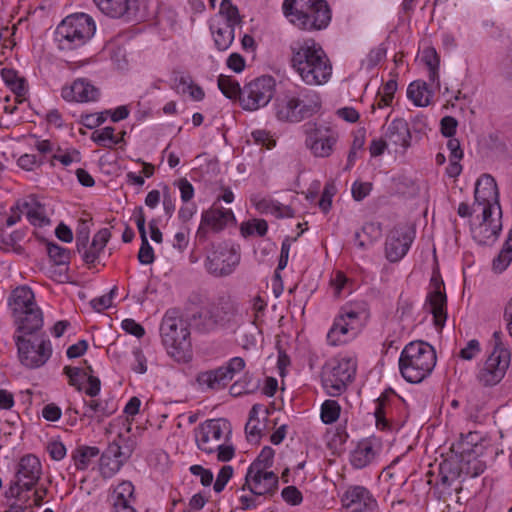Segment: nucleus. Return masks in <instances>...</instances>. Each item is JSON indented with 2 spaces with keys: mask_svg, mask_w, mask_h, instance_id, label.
<instances>
[{
  "mask_svg": "<svg viewBox=\"0 0 512 512\" xmlns=\"http://www.w3.org/2000/svg\"><path fill=\"white\" fill-rule=\"evenodd\" d=\"M292 67L307 85H322L332 75V65L325 51L314 39L291 46Z\"/></svg>",
  "mask_w": 512,
  "mask_h": 512,
  "instance_id": "nucleus-1",
  "label": "nucleus"
},
{
  "mask_svg": "<svg viewBox=\"0 0 512 512\" xmlns=\"http://www.w3.org/2000/svg\"><path fill=\"white\" fill-rule=\"evenodd\" d=\"M284 16L303 31L325 29L331 21V10L326 0H284Z\"/></svg>",
  "mask_w": 512,
  "mask_h": 512,
  "instance_id": "nucleus-2",
  "label": "nucleus"
},
{
  "mask_svg": "<svg viewBox=\"0 0 512 512\" xmlns=\"http://www.w3.org/2000/svg\"><path fill=\"white\" fill-rule=\"evenodd\" d=\"M160 333L168 354L177 362H188L192 357L189 325L176 310L164 315Z\"/></svg>",
  "mask_w": 512,
  "mask_h": 512,
  "instance_id": "nucleus-3",
  "label": "nucleus"
},
{
  "mask_svg": "<svg viewBox=\"0 0 512 512\" xmlns=\"http://www.w3.org/2000/svg\"><path fill=\"white\" fill-rule=\"evenodd\" d=\"M436 365L434 348L426 342L415 341L407 344L399 358L403 378L410 383H420Z\"/></svg>",
  "mask_w": 512,
  "mask_h": 512,
  "instance_id": "nucleus-4",
  "label": "nucleus"
},
{
  "mask_svg": "<svg viewBox=\"0 0 512 512\" xmlns=\"http://www.w3.org/2000/svg\"><path fill=\"white\" fill-rule=\"evenodd\" d=\"M321 109L319 94L310 89H302L295 94H286L275 104V114L283 122L298 123L313 116Z\"/></svg>",
  "mask_w": 512,
  "mask_h": 512,
  "instance_id": "nucleus-5",
  "label": "nucleus"
},
{
  "mask_svg": "<svg viewBox=\"0 0 512 512\" xmlns=\"http://www.w3.org/2000/svg\"><path fill=\"white\" fill-rule=\"evenodd\" d=\"M95 30L96 25L92 17L84 13L72 14L57 26L55 41L59 50L73 51L85 45Z\"/></svg>",
  "mask_w": 512,
  "mask_h": 512,
  "instance_id": "nucleus-6",
  "label": "nucleus"
},
{
  "mask_svg": "<svg viewBox=\"0 0 512 512\" xmlns=\"http://www.w3.org/2000/svg\"><path fill=\"white\" fill-rule=\"evenodd\" d=\"M368 317L365 303H349L343 306L327 334V341L332 346L346 343L354 338Z\"/></svg>",
  "mask_w": 512,
  "mask_h": 512,
  "instance_id": "nucleus-7",
  "label": "nucleus"
},
{
  "mask_svg": "<svg viewBox=\"0 0 512 512\" xmlns=\"http://www.w3.org/2000/svg\"><path fill=\"white\" fill-rule=\"evenodd\" d=\"M493 349L479 368L476 380L480 386L493 387L505 376L510 365L511 354L503 342V333L495 331L492 336Z\"/></svg>",
  "mask_w": 512,
  "mask_h": 512,
  "instance_id": "nucleus-8",
  "label": "nucleus"
},
{
  "mask_svg": "<svg viewBox=\"0 0 512 512\" xmlns=\"http://www.w3.org/2000/svg\"><path fill=\"white\" fill-rule=\"evenodd\" d=\"M231 432V425L227 420L209 419L196 428L195 440L201 451L212 454L220 448L222 442L229 440Z\"/></svg>",
  "mask_w": 512,
  "mask_h": 512,
  "instance_id": "nucleus-9",
  "label": "nucleus"
},
{
  "mask_svg": "<svg viewBox=\"0 0 512 512\" xmlns=\"http://www.w3.org/2000/svg\"><path fill=\"white\" fill-rule=\"evenodd\" d=\"M275 79L264 75L258 77L244 86L240 96V103L244 110L255 111L266 106L275 93Z\"/></svg>",
  "mask_w": 512,
  "mask_h": 512,
  "instance_id": "nucleus-10",
  "label": "nucleus"
},
{
  "mask_svg": "<svg viewBox=\"0 0 512 512\" xmlns=\"http://www.w3.org/2000/svg\"><path fill=\"white\" fill-rule=\"evenodd\" d=\"M15 339L19 359L25 367L39 368L51 357L52 347L49 339L38 336L26 339L23 335L16 336Z\"/></svg>",
  "mask_w": 512,
  "mask_h": 512,
  "instance_id": "nucleus-11",
  "label": "nucleus"
},
{
  "mask_svg": "<svg viewBox=\"0 0 512 512\" xmlns=\"http://www.w3.org/2000/svg\"><path fill=\"white\" fill-rule=\"evenodd\" d=\"M356 372V362L352 358L335 360L323 372L322 383L326 392L331 396H338L346 390L347 384L352 381Z\"/></svg>",
  "mask_w": 512,
  "mask_h": 512,
  "instance_id": "nucleus-12",
  "label": "nucleus"
},
{
  "mask_svg": "<svg viewBox=\"0 0 512 512\" xmlns=\"http://www.w3.org/2000/svg\"><path fill=\"white\" fill-rule=\"evenodd\" d=\"M245 365V360L242 357H234L224 366L200 372L196 381L202 388L220 390L226 387L234 376L245 368Z\"/></svg>",
  "mask_w": 512,
  "mask_h": 512,
  "instance_id": "nucleus-13",
  "label": "nucleus"
},
{
  "mask_svg": "<svg viewBox=\"0 0 512 512\" xmlns=\"http://www.w3.org/2000/svg\"><path fill=\"white\" fill-rule=\"evenodd\" d=\"M42 474L40 460L34 455H26L20 459L16 472V480L11 484L7 494L18 497L22 490H31Z\"/></svg>",
  "mask_w": 512,
  "mask_h": 512,
  "instance_id": "nucleus-14",
  "label": "nucleus"
},
{
  "mask_svg": "<svg viewBox=\"0 0 512 512\" xmlns=\"http://www.w3.org/2000/svg\"><path fill=\"white\" fill-rule=\"evenodd\" d=\"M240 256L233 247L227 244H219L206 258L205 266L208 272L214 276H227L231 274L239 264Z\"/></svg>",
  "mask_w": 512,
  "mask_h": 512,
  "instance_id": "nucleus-15",
  "label": "nucleus"
},
{
  "mask_svg": "<svg viewBox=\"0 0 512 512\" xmlns=\"http://www.w3.org/2000/svg\"><path fill=\"white\" fill-rule=\"evenodd\" d=\"M415 239V230L408 225L395 226L387 235L385 255L390 262H398L408 252Z\"/></svg>",
  "mask_w": 512,
  "mask_h": 512,
  "instance_id": "nucleus-16",
  "label": "nucleus"
},
{
  "mask_svg": "<svg viewBox=\"0 0 512 512\" xmlns=\"http://www.w3.org/2000/svg\"><path fill=\"white\" fill-rule=\"evenodd\" d=\"M475 202L473 211L488 210L499 213L501 206L499 203V191L495 179L489 174H483L476 183L474 192Z\"/></svg>",
  "mask_w": 512,
  "mask_h": 512,
  "instance_id": "nucleus-17",
  "label": "nucleus"
},
{
  "mask_svg": "<svg viewBox=\"0 0 512 512\" xmlns=\"http://www.w3.org/2000/svg\"><path fill=\"white\" fill-rule=\"evenodd\" d=\"M482 221L472 228L473 239L481 245H492L498 239L502 230V211L495 214L488 210H481Z\"/></svg>",
  "mask_w": 512,
  "mask_h": 512,
  "instance_id": "nucleus-18",
  "label": "nucleus"
},
{
  "mask_svg": "<svg viewBox=\"0 0 512 512\" xmlns=\"http://www.w3.org/2000/svg\"><path fill=\"white\" fill-rule=\"evenodd\" d=\"M235 221L234 213L231 209H224L214 202L213 205L202 213L201 223L197 230V237L205 239L209 230L213 232L222 231L230 222Z\"/></svg>",
  "mask_w": 512,
  "mask_h": 512,
  "instance_id": "nucleus-19",
  "label": "nucleus"
},
{
  "mask_svg": "<svg viewBox=\"0 0 512 512\" xmlns=\"http://www.w3.org/2000/svg\"><path fill=\"white\" fill-rule=\"evenodd\" d=\"M346 512H378V503L364 486H349L342 498Z\"/></svg>",
  "mask_w": 512,
  "mask_h": 512,
  "instance_id": "nucleus-20",
  "label": "nucleus"
},
{
  "mask_svg": "<svg viewBox=\"0 0 512 512\" xmlns=\"http://www.w3.org/2000/svg\"><path fill=\"white\" fill-rule=\"evenodd\" d=\"M22 214H25L33 225L43 226L49 223V219L44 215V207L33 197L29 200L17 201L11 207L10 215L5 219L6 225L11 227L18 223Z\"/></svg>",
  "mask_w": 512,
  "mask_h": 512,
  "instance_id": "nucleus-21",
  "label": "nucleus"
},
{
  "mask_svg": "<svg viewBox=\"0 0 512 512\" xmlns=\"http://www.w3.org/2000/svg\"><path fill=\"white\" fill-rule=\"evenodd\" d=\"M338 135L328 127L316 126L307 133L306 145L316 157H328L333 151Z\"/></svg>",
  "mask_w": 512,
  "mask_h": 512,
  "instance_id": "nucleus-22",
  "label": "nucleus"
},
{
  "mask_svg": "<svg viewBox=\"0 0 512 512\" xmlns=\"http://www.w3.org/2000/svg\"><path fill=\"white\" fill-rule=\"evenodd\" d=\"M433 290L427 295V303L433 315V323L438 329H442L447 319V297L444 284L437 276H432Z\"/></svg>",
  "mask_w": 512,
  "mask_h": 512,
  "instance_id": "nucleus-23",
  "label": "nucleus"
},
{
  "mask_svg": "<svg viewBox=\"0 0 512 512\" xmlns=\"http://www.w3.org/2000/svg\"><path fill=\"white\" fill-rule=\"evenodd\" d=\"M61 96L68 102H95L100 97V90L87 79L78 78L72 84L62 87Z\"/></svg>",
  "mask_w": 512,
  "mask_h": 512,
  "instance_id": "nucleus-24",
  "label": "nucleus"
},
{
  "mask_svg": "<svg viewBox=\"0 0 512 512\" xmlns=\"http://www.w3.org/2000/svg\"><path fill=\"white\" fill-rule=\"evenodd\" d=\"M248 488L255 495H272L278 487V476L272 471L247 470L243 490Z\"/></svg>",
  "mask_w": 512,
  "mask_h": 512,
  "instance_id": "nucleus-25",
  "label": "nucleus"
},
{
  "mask_svg": "<svg viewBox=\"0 0 512 512\" xmlns=\"http://www.w3.org/2000/svg\"><path fill=\"white\" fill-rule=\"evenodd\" d=\"M99 10L111 18H137L138 5L136 0H93Z\"/></svg>",
  "mask_w": 512,
  "mask_h": 512,
  "instance_id": "nucleus-26",
  "label": "nucleus"
},
{
  "mask_svg": "<svg viewBox=\"0 0 512 512\" xmlns=\"http://www.w3.org/2000/svg\"><path fill=\"white\" fill-rule=\"evenodd\" d=\"M384 137L390 145L395 147V151L401 148L406 151L411 145V132L406 120L396 118L391 121L384 130Z\"/></svg>",
  "mask_w": 512,
  "mask_h": 512,
  "instance_id": "nucleus-27",
  "label": "nucleus"
},
{
  "mask_svg": "<svg viewBox=\"0 0 512 512\" xmlns=\"http://www.w3.org/2000/svg\"><path fill=\"white\" fill-rule=\"evenodd\" d=\"M232 306L229 301H223L219 304L213 305L205 312H199L198 317L204 319V322L199 326V330L208 332L214 330L219 325H225L230 320Z\"/></svg>",
  "mask_w": 512,
  "mask_h": 512,
  "instance_id": "nucleus-28",
  "label": "nucleus"
},
{
  "mask_svg": "<svg viewBox=\"0 0 512 512\" xmlns=\"http://www.w3.org/2000/svg\"><path fill=\"white\" fill-rule=\"evenodd\" d=\"M8 305L13 316L21 315L30 308L38 307L33 291L27 286L15 288L8 299Z\"/></svg>",
  "mask_w": 512,
  "mask_h": 512,
  "instance_id": "nucleus-29",
  "label": "nucleus"
},
{
  "mask_svg": "<svg viewBox=\"0 0 512 512\" xmlns=\"http://www.w3.org/2000/svg\"><path fill=\"white\" fill-rule=\"evenodd\" d=\"M134 216H135V222H136V225H137V228H138V231L140 234V238H141V246H140V249L138 252V260L143 265L152 264L155 260V256H154V250H153L152 246L150 245L148 238H147L146 229H145L146 219H145L143 208L142 207L136 208L135 212H134Z\"/></svg>",
  "mask_w": 512,
  "mask_h": 512,
  "instance_id": "nucleus-30",
  "label": "nucleus"
},
{
  "mask_svg": "<svg viewBox=\"0 0 512 512\" xmlns=\"http://www.w3.org/2000/svg\"><path fill=\"white\" fill-rule=\"evenodd\" d=\"M17 331L24 335H31L43 326V315L39 307L30 308L21 315H14Z\"/></svg>",
  "mask_w": 512,
  "mask_h": 512,
  "instance_id": "nucleus-31",
  "label": "nucleus"
},
{
  "mask_svg": "<svg viewBox=\"0 0 512 512\" xmlns=\"http://www.w3.org/2000/svg\"><path fill=\"white\" fill-rule=\"evenodd\" d=\"M87 411L83 416L88 418L96 417L97 422H102L105 418L113 415L117 410V405L112 399H97L85 401Z\"/></svg>",
  "mask_w": 512,
  "mask_h": 512,
  "instance_id": "nucleus-32",
  "label": "nucleus"
},
{
  "mask_svg": "<svg viewBox=\"0 0 512 512\" xmlns=\"http://www.w3.org/2000/svg\"><path fill=\"white\" fill-rule=\"evenodd\" d=\"M463 473L460 462L444 460L439 465V484L445 488H451L458 481Z\"/></svg>",
  "mask_w": 512,
  "mask_h": 512,
  "instance_id": "nucleus-33",
  "label": "nucleus"
},
{
  "mask_svg": "<svg viewBox=\"0 0 512 512\" xmlns=\"http://www.w3.org/2000/svg\"><path fill=\"white\" fill-rule=\"evenodd\" d=\"M376 452L370 441H362L353 450L350 456V463L356 469L368 466L375 459Z\"/></svg>",
  "mask_w": 512,
  "mask_h": 512,
  "instance_id": "nucleus-34",
  "label": "nucleus"
},
{
  "mask_svg": "<svg viewBox=\"0 0 512 512\" xmlns=\"http://www.w3.org/2000/svg\"><path fill=\"white\" fill-rule=\"evenodd\" d=\"M214 44L219 51L227 50L234 41L235 27L230 24H219L210 26Z\"/></svg>",
  "mask_w": 512,
  "mask_h": 512,
  "instance_id": "nucleus-35",
  "label": "nucleus"
},
{
  "mask_svg": "<svg viewBox=\"0 0 512 512\" xmlns=\"http://www.w3.org/2000/svg\"><path fill=\"white\" fill-rule=\"evenodd\" d=\"M381 234L379 224L365 223L361 228V231H357L354 234L355 245L365 250L370 246Z\"/></svg>",
  "mask_w": 512,
  "mask_h": 512,
  "instance_id": "nucleus-36",
  "label": "nucleus"
},
{
  "mask_svg": "<svg viewBox=\"0 0 512 512\" xmlns=\"http://www.w3.org/2000/svg\"><path fill=\"white\" fill-rule=\"evenodd\" d=\"M431 92L428 90L427 83L424 81H414L407 88L408 98L419 107L429 105Z\"/></svg>",
  "mask_w": 512,
  "mask_h": 512,
  "instance_id": "nucleus-37",
  "label": "nucleus"
},
{
  "mask_svg": "<svg viewBox=\"0 0 512 512\" xmlns=\"http://www.w3.org/2000/svg\"><path fill=\"white\" fill-rule=\"evenodd\" d=\"M100 454V450L95 446H79L72 452V460L77 470H85L90 465L93 458Z\"/></svg>",
  "mask_w": 512,
  "mask_h": 512,
  "instance_id": "nucleus-38",
  "label": "nucleus"
},
{
  "mask_svg": "<svg viewBox=\"0 0 512 512\" xmlns=\"http://www.w3.org/2000/svg\"><path fill=\"white\" fill-rule=\"evenodd\" d=\"M422 61L428 68V78L431 85H435L436 88H439V64L440 59L437 55V52L434 48L424 49L422 54Z\"/></svg>",
  "mask_w": 512,
  "mask_h": 512,
  "instance_id": "nucleus-39",
  "label": "nucleus"
},
{
  "mask_svg": "<svg viewBox=\"0 0 512 512\" xmlns=\"http://www.w3.org/2000/svg\"><path fill=\"white\" fill-rule=\"evenodd\" d=\"M1 76L5 84L11 89L17 98L23 97L27 92L25 79L19 77L14 69L3 68Z\"/></svg>",
  "mask_w": 512,
  "mask_h": 512,
  "instance_id": "nucleus-40",
  "label": "nucleus"
},
{
  "mask_svg": "<svg viewBox=\"0 0 512 512\" xmlns=\"http://www.w3.org/2000/svg\"><path fill=\"white\" fill-rule=\"evenodd\" d=\"M134 501V486L130 481H122L113 490L110 495V502L112 506L117 505H132Z\"/></svg>",
  "mask_w": 512,
  "mask_h": 512,
  "instance_id": "nucleus-41",
  "label": "nucleus"
},
{
  "mask_svg": "<svg viewBox=\"0 0 512 512\" xmlns=\"http://www.w3.org/2000/svg\"><path fill=\"white\" fill-rule=\"evenodd\" d=\"M484 455H473L469 458L459 459L463 473L470 477H477L482 474L486 469V461L480 459Z\"/></svg>",
  "mask_w": 512,
  "mask_h": 512,
  "instance_id": "nucleus-42",
  "label": "nucleus"
},
{
  "mask_svg": "<svg viewBox=\"0 0 512 512\" xmlns=\"http://www.w3.org/2000/svg\"><path fill=\"white\" fill-rule=\"evenodd\" d=\"M6 218V215L0 213V250L9 251L21 240L22 234L19 231L7 234L4 229L8 227L5 222Z\"/></svg>",
  "mask_w": 512,
  "mask_h": 512,
  "instance_id": "nucleus-43",
  "label": "nucleus"
},
{
  "mask_svg": "<svg viewBox=\"0 0 512 512\" xmlns=\"http://www.w3.org/2000/svg\"><path fill=\"white\" fill-rule=\"evenodd\" d=\"M461 438L476 445V455H486L488 452L497 454V451L489 445V441L477 431H470Z\"/></svg>",
  "mask_w": 512,
  "mask_h": 512,
  "instance_id": "nucleus-44",
  "label": "nucleus"
},
{
  "mask_svg": "<svg viewBox=\"0 0 512 512\" xmlns=\"http://www.w3.org/2000/svg\"><path fill=\"white\" fill-rule=\"evenodd\" d=\"M115 129L111 126L104 127L92 133L91 139L98 145L111 148L120 143L119 138L114 135Z\"/></svg>",
  "mask_w": 512,
  "mask_h": 512,
  "instance_id": "nucleus-45",
  "label": "nucleus"
},
{
  "mask_svg": "<svg viewBox=\"0 0 512 512\" xmlns=\"http://www.w3.org/2000/svg\"><path fill=\"white\" fill-rule=\"evenodd\" d=\"M274 454L275 452L271 447H264L248 469L252 471L255 470L256 473H259V471H268L273 464Z\"/></svg>",
  "mask_w": 512,
  "mask_h": 512,
  "instance_id": "nucleus-46",
  "label": "nucleus"
},
{
  "mask_svg": "<svg viewBox=\"0 0 512 512\" xmlns=\"http://www.w3.org/2000/svg\"><path fill=\"white\" fill-rule=\"evenodd\" d=\"M218 87L227 98L233 99L241 96L242 89L232 77L220 75L218 77Z\"/></svg>",
  "mask_w": 512,
  "mask_h": 512,
  "instance_id": "nucleus-47",
  "label": "nucleus"
},
{
  "mask_svg": "<svg viewBox=\"0 0 512 512\" xmlns=\"http://www.w3.org/2000/svg\"><path fill=\"white\" fill-rule=\"evenodd\" d=\"M341 407L335 400H325L321 406V420L325 424L336 422L340 416Z\"/></svg>",
  "mask_w": 512,
  "mask_h": 512,
  "instance_id": "nucleus-48",
  "label": "nucleus"
},
{
  "mask_svg": "<svg viewBox=\"0 0 512 512\" xmlns=\"http://www.w3.org/2000/svg\"><path fill=\"white\" fill-rule=\"evenodd\" d=\"M219 12L225 17L226 22L223 24H230L233 27L241 23L238 8L232 4L231 0H222Z\"/></svg>",
  "mask_w": 512,
  "mask_h": 512,
  "instance_id": "nucleus-49",
  "label": "nucleus"
},
{
  "mask_svg": "<svg viewBox=\"0 0 512 512\" xmlns=\"http://www.w3.org/2000/svg\"><path fill=\"white\" fill-rule=\"evenodd\" d=\"M47 252L50 259L56 265H65L69 263L70 253L67 249L53 243L47 245Z\"/></svg>",
  "mask_w": 512,
  "mask_h": 512,
  "instance_id": "nucleus-50",
  "label": "nucleus"
},
{
  "mask_svg": "<svg viewBox=\"0 0 512 512\" xmlns=\"http://www.w3.org/2000/svg\"><path fill=\"white\" fill-rule=\"evenodd\" d=\"M337 188L334 182H327L324 186L321 198L319 200V207L324 212L327 213L332 205V198L336 194Z\"/></svg>",
  "mask_w": 512,
  "mask_h": 512,
  "instance_id": "nucleus-51",
  "label": "nucleus"
},
{
  "mask_svg": "<svg viewBox=\"0 0 512 512\" xmlns=\"http://www.w3.org/2000/svg\"><path fill=\"white\" fill-rule=\"evenodd\" d=\"M452 451L459 456V459L465 457L467 459L476 455V445L460 438L456 443L452 444Z\"/></svg>",
  "mask_w": 512,
  "mask_h": 512,
  "instance_id": "nucleus-52",
  "label": "nucleus"
},
{
  "mask_svg": "<svg viewBox=\"0 0 512 512\" xmlns=\"http://www.w3.org/2000/svg\"><path fill=\"white\" fill-rule=\"evenodd\" d=\"M512 262V252L506 248H502L498 256L494 258L492 267L496 273H502Z\"/></svg>",
  "mask_w": 512,
  "mask_h": 512,
  "instance_id": "nucleus-53",
  "label": "nucleus"
},
{
  "mask_svg": "<svg viewBox=\"0 0 512 512\" xmlns=\"http://www.w3.org/2000/svg\"><path fill=\"white\" fill-rule=\"evenodd\" d=\"M123 465L122 459H111L103 461V457H100V472L104 478H110L117 473Z\"/></svg>",
  "mask_w": 512,
  "mask_h": 512,
  "instance_id": "nucleus-54",
  "label": "nucleus"
},
{
  "mask_svg": "<svg viewBox=\"0 0 512 512\" xmlns=\"http://www.w3.org/2000/svg\"><path fill=\"white\" fill-rule=\"evenodd\" d=\"M371 190L372 184L370 182L356 181L351 188L352 197L355 201H362L370 194Z\"/></svg>",
  "mask_w": 512,
  "mask_h": 512,
  "instance_id": "nucleus-55",
  "label": "nucleus"
},
{
  "mask_svg": "<svg viewBox=\"0 0 512 512\" xmlns=\"http://www.w3.org/2000/svg\"><path fill=\"white\" fill-rule=\"evenodd\" d=\"M481 352L480 343L476 339L470 340L467 345L460 350L459 357L463 360H472Z\"/></svg>",
  "mask_w": 512,
  "mask_h": 512,
  "instance_id": "nucleus-56",
  "label": "nucleus"
},
{
  "mask_svg": "<svg viewBox=\"0 0 512 512\" xmlns=\"http://www.w3.org/2000/svg\"><path fill=\"white\" fill-rule=\"evenodd\" d=\"M284 501L291 505H299L302 502V494L295 486H287L281 492Z\"/></svg>",
  "mask_w": 512,
  "mask_h": 512,
  "instance_id": "nucleus-57",
  "label": "nucleus"
},
{
  "mask_svg": "<svg viewBox=\"0 0 512 512\" xmlns=\"http://www.w3.org/2000/svg\"><path fill=\"white\" fill-rule=\"evenodd\" d=\"M115 292L116 287H114L109 294L92 299L90 303L93 309H95L98 312H101L109 308L112 305V298Z\"/></svg>",
  "mask_w": 512,
  "mask_h": 512,
  "instance_id": "nucleus-58",
  "label": "nucleus"
},
{
  "mask_svg": "<svg viewBox=\"0 0 512 512\" xmlns=\"http://www.w3.org/2000/svg\"><path fill=\"white\" fill-rule=\"evenodd\" d=\"M47 451L53 460H62L66 455V447L60 441H52L47 445Z\"/></svg>",
  "mask_w": 512,
  "mask_h": 512,
  "instance_id": "nucleus-59",
  "label": "nucleus"
},
{
  "mask_svg": "<svg viewBox=\"0 0 512 512\" xmlns=\"http://www.w3.org/2000/svg\"><path fill=\"white\" fill-rule=\"evenodd\" d=\"M441 133L443 136L451 138L456 133L457 120L452 116H445L441 119Z\"/></svg>",
  "mask_w": 512,
  "mask_h": 512,
  "instance_id": "nucleus-60",
  "label": "nucleus"
},
{
  "mask_svg": "<svg viewBox=\"0 0 512 512\" xmlns=\"http://www.w3.org/2000/svg\"><path fill=\"white\" fill-rule=\"evenodd\" d=\"M121 326L124 331L137 338H141L145 334L144 328L133 319L123 320Z\"/></svg>",
  "mask_w": 512,
  "mask_h": 512,
  "instance_id": "nucleus-61",
  "label": "nucleus"
},
{
  "mask_svg": "<svg viewBox=\"0 0 512 512\" xmlns=\"http://www.w3.org/2000/svg\"><path fill=\"white\" fill-rule=\"evenodd\" d=\"M110 237V231L107 228H103L94 235L91 246L102 251Z\"/></svg>",
  "mask_w": 512,
  "mask_h": 512,
  "instance_id": "nucleus-62",
  "label": "nucleus"
},
{
  "mask_svg": "<svg viewBox=\"0 0 512 512\" xmlns=\"http://www.w3.org/2000/svg\"><path fill=\"white\" fill-rule=\"evenodd\" d=\"M190 472L193 475L200 476L202 485L209 486L213 481V474L210 470L203 468L200 465H192Z\"/></svg>",
  "mask_w": 512,
  "mask_h": 512,
  "instance_id": "nucleus-63",
  "label": "nucleus"
},
{
  "mask_svg": "<svg viewBox=\"0 0 512 512\" xmlns=\"http://www.w3.org/2000/svg\"><path fill=\"white\" fill-rule=\"evenodd\" d=\"M40 163L37 156L32 154H24L17 161L18 166L27 171L33 170L35 167L39 166Z\"/></svg>",
  "mask_w": 512,
  "mask_h": 512,
  "instance_id": "nucleus-64",
  "label": "nucleus"
}]
</instances>
